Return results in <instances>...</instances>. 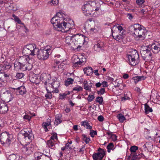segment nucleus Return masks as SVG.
I'll return each mask as SVG.
<instances>
[{"instance_id": "f257e3e1", "label": "nucleus", "mask_w": 160, "mask_h": 160, "mask_svg": "<svg viewBox=\"0 0 160 160\" xmlns=\"http://www.w3.org/2000/svg\"><path fill=\"white\" fill-rule=\"evenodd\" d=\"M128 31L129 32L133 35L136 40H144L147 37V35H149L150 32L145 33V28L138 23L131 25Z\"/></svg>"}, {"instance_id": "f03ea898", "label": "nucleus", "mask_w": 160, "mask_h": 160, "mask_svg": "<svg viewBox=\"0 0 160 160\" xmlns=\"http://www.w3.org/2000/svg\"><path fill=\"white\" fill-rule=\"evenodd\" d=\"M88 39L87 37L82 34H75L72 36V42L71 43L72 47L73 49L78 50L81 47L80 44H83Z\"/></svg>"}, {"instance_id": "7ed1b4c3", "label": "nucleus", "mask_w": 160, "mask_h": 160, "mask_svg": "<svg viewBox=\"0 0 160 160\" xmlns=\"http://www.w3.org/2000/svg\"><path fill=\"white\" fill-rule=\"evenodd\" d=\"M72 23L71 24L70 22L66 23L64 21L62 23H60L59 24L55 23L54 28L55 29L58 31H60L62 32H67L72 27V26L74 25L73 21H72Z\"/></svg>"}, {"instance_id": "20e7f679", "label": "nucleus", "mask_w": 160, "mask_h": 160, "mask_svg": "<svg viewBox=\"0 0 160 160\" xmlns=\"http://www.w3.org/2000/svg\"><path fill=\"white\" fill-rule=\"evenodd\" d=\"M37 48L35 44H28L23 47L22 53L25 55L27 54L30 55H35L36 52L35 50Z\"/></svg>"}, {"instance_id": "39448f33", "label": "nucleus", "mask_w": 160, "mask_h": 160, "mask_svg": "<svg viewBox=\"0 0 160 160\" xmlns=\"http://www.w3.org/2000/svg\"><path fill=\"white\" fill-rule=\"evenodd\" d=\"M140 52L143 60H148L151 58L152 54L150 48L144 46L141 48Z\"/></svg>"}, {"instance_id": "423d86ee", "label": "nucleus", "mask_w": 160, "mask_h": 160, "mask_svg": "<svg viewBox=\"0 0 160 160\" xmlns=\"http://www.w3.org/2000/svg\"><path fill=\"white\" fill-rule=\"evenodd\" d=\"M36 55L37 56L38 58L40 60H44L47 59L49 56L48 51L49 49H40L38 48L36 50Z\"/></svg>"}, {"instance_id": "0eeeda50", "label": "nucleus", "mask_w": 160, "mask_h": 160, "mask_svg": "<svg viewBox=\"0 0 160 160\" xmlns=\"http://www.w3.org/2000/svg\"><path fill=\"white\" fill-rule=\"evenodd\" d=\"M12 135L9 134L7 132H2L0 136V142L2 144H7L9 145L11 142L10 136Z\"/></svg>"}, {"instance_id": "6e6552de", "label": "nucleus", "mask_w": 160, "mask_h": 160, "mask_svg": "<svg viewBox=\"0 0 160 160\" xmlns=\"http://www.w3.org/2000/svg\"><path fill=\"white\" fill-rule=\"evenodd\" d=\"M62 12H58L56 15L52 18L51 20V22L53 24V27L55 25V23L59 24L60 23H62L64 21V18L63 17Z\"/></svg>"}, {"instance_id": "1a4fd4ad", "label": "nucleus", "mask_w": 160, "mask_h": 160, "mask_svg": "<svg viewBox=\"0 0 160 160\" xmlns=\"http://www.w3.org/2000/svg\"><path fill=\"white\" fill-rule=\"evenodd\" d=\"M32 132L31 130H30V131H28V132L27 131L22 130L21 131L19 134L20 135L21 134L23 136V138L26 142L30 143L34 138Z\"/></svg>"}, {"instance_id": "9d476101", "label": "nucleus", "mask_w": 160, "mask_h": 160, "mask_svg": "<svg viewBox=\"0 0 160 160\" xmlns=\"http://www.w3.org/2000/svg\"><path fill=\"white\" fill-rule=\"evenodd\" d=\"M91 2H89L85 4L82 7V10L83 11L85 15L87 16H89L91 15L93 9L90 4Z\"/></svg>"}, {"instance_id": "9b49d317", "label": "nucleus", "mask_w": 160, "mask_h": 160, "mask_svg": "<svg viewBox=\"0 0 160 160\" xmlns=\"http://www.w3.org/2000/svg\"><path fill=\"white\" fill-rule=\"evenodd\" d=\"M98 152L94 153L92 158L94 160H102L105 155V151L103 149L99 148L98 150Z\"/></svg>"}, {"instance_id": "f8f14e48", "label": "nucleus", "mask_w": 160, "mask_h": 160, "mask_svg": "<svg viewBox=\"0 0 160 160\" xmlns=\"http://www.w3.org/2000/svg\"><path fill=\"white\" fill-rule=\"evenodd\" d=\"M37 153L35 154V158H37V160H51L50 156L45 154Z\"/></svg>"}, {"instance_id": "ddd939ff", "label": "nucleus", "mask_w": 160, "mask_h": 160, "mask_svg": "<svg viewBox=\"0 0 160 160\" xmlns=\"http://www.w3.org/2000/svg\"><path fill=\"white\" fill-rule=\"evenodd\" d=\"M151 50L154 53H158L160 51V44L158 42H156L151 46Z\"/></svg>"}, {"instance_id": "4468645a", "label": "nucleus", "mask_w": 160, "mask_h": 160, "mask_svg": "<svg viewBox=\"0 0 160 160\" xmlns=\"http://www.w3.org/2000/svg\"><path fill=\"white\" fill-rule=\"evenodd\" d=\"M20 61L21 62V67L20 70L24 71L27 70L26 65V57L23 56L20 57Z\"/></svg>"}, {"instance_id": "2eb2a0df", "label": "nucleus", "mask_w": 160, "mask_h": 160, "mask_svg": "<svg viewBox=\"0 0 160 160\" xmlns=\"http://www.w3.org/2000/svg\"><path fill=\"white\" fill-rule=\"evenodd\" d=\"M11 94L8 91H6L5 92H3L1 94V97L5 101L8 100L11 96Z\"/></svg>"}, {"instance_id": "dca6fc26", "label": "nucleus", "mask_w": 160, "mask_h": 160, "mask_svg": "<svg viewBox=\"0 0 160 160\" xmlns=\"http://www.w3.org/2000/svg\"><path fill=\"white\" fill-rule=\"evenodd\" d=\"M29 79L30 81L33 83L37 84L40 81L39 78H38L36 75L29 76Z\"/></svg>"}, {"instance_id": "f3484780", "label": "nucleus", "mask_w": 160, "mask_h": 160, "mask_svg": "<svg viewBox=\"0 0 160 160\" xmlns=\"http://www.w3.org/2000/svg\"><path fill=\"white\" fill-rule=\"evenodd\" d=\"M83 71L87 76H90L93 73V70L92 68L90 67H87L83 69Z\"/></svg>"}, {"instance_id": "a211bd4d", "label": "nucleus", "mask_w": 160, "mask_h": 160, "mask_svg": "<svg viewBox=\"0 0 160 160\" xmlns=\"http://www.w3.org/2000/svg\"><path fill=\"white\" fill-rule=\"evenodd\" d=\"M33 148L30 145H26L22 148V150L27 154L30 153L32 152Z\"/></svg>"}, {"instance_id": "6ab92c4d", "label": "nucleus", "mask_w": 160, "mask_h": 160, "mask_svg": "<svg viewBox=\"0 0 160 160\" xmlns=\"http://www.w3.org/2000/svg\"><path fill=\"white\" fill-rule=\"evenodd\" d=\"M13 89L15 90H17V92H18L21 95H23L26 92V90L24 87L21 86L17 88H13Z\"/></svg>"}, {"instance_id": "aec40b11", "label": "nucleus", "mask_w": 160, "mask_h": 160, "mask_svg": "<svg viewBox=\"0 0 160 160\" xmlns=\"http://www.w3.org/2000/svg\"><path fill=\"white\" fill-rule=\"evenodd\" d=\"M55 144L56 143L54 140H49L47 141V145L48 147L54 149L55 148Z\"/></svg>"}, {"instance_id": "412c9836", "label": "nucleus", "mask_w": 160, "mask_h": 160, "mask_svg": "<svg viewBox=\"0 0 160 160\" xmlns=\"http://www.w3.org/2000/svg\"><path fill=\"white\" fill-rule=\"evenodd\" d=\"M9 160H21L20 157L18 154H12L8 157Z\"/></svg>"}, {"instance_id": "4be33fe9", "label": "nucleus", "mask_w": 160, "mask_h": 160, "mask_svg": "<svg viewBox=\"0 0 160 160\" xmlns=\"http://www.w3.org/2000/svg\"><path fill=\"white\" fill-rule=\"evenodd\" d=\"M50 121V119H48L47 121L48 122H44L42 123V127L44 129L45 131L46 132H47L48 131L47 127L50 126H51V125Z\"/></svg>"}, {"instance_id": "5701e85b", "label": "nucleus", "mask_w": 160, "mask_h": 160, "mask_svg": "<svg viewBox=\"0 0 160 160\" xmlns=\"http://www.w3.org/2000/svg\"><path fill=\"white\" fill-rule=\"evenodd\" d=\"M8 110V107L7 105L2 104L0 107V113H5Z\"/></svg>"}, {"instance_id": "b1692460", "label": "nucleus", "mask_w": 160, "mask_h": 160, "mask_svg": "<svg viewBox=\"0 0 160 160\" xmlns=\"http://www.w3.org/2000/svg\"><path fill=\"white\" fill-rule=\"evenodd\" d=\"M128 56H131V58H132L134 59L137 60L139 58V56L136 50H135L134 52H132L131 53L128 55Z\"/></svg>"}, {"instance_id": "393cba45", "label": "nucleus", "mask_w": 160, "mask_h": 160, "mask_svg": "<svg viewBox=\"0 0 160 160\" xmlns=\"http://www.w3.org/2000/svg\"><path fill=\"white\" fill-rule=\"evenodd\" d=\"M26 65H27L26 67L27 70H30L32 68V62H31L29 58H26Z\"/></svg>"}, {"instance_id": "a878e982", "label": "nucleus", "mask_w": 160, "mask_h": 160, "mask_svg": "<svg viewBox=\"0 0 160 160\" xmlns=\"http://www.w3.org/2000/svg\"><path fill=\"white\" fill-rule=\"evenodd\" d=\"M128 59L129 62V64L132 66H135L137 64V62H136V60L131 58V56L128 55Z\"/></svg>"}, {"instance_id": "bb28decb", "label": "nucleus", "mask_w": 160, "mask_h": 160, "mask_svg": "<svg viewBox=\"0 0 160 160\" xmlns=\"http://www.w3.org/2000/svg\"><path fill=\"white\" fill-rule=\"evenodd\" d=\"M146 77L143 76H137L133 78L135 83H137L138 81L140 80H142L145 79Z\"/></svg>"}, {"instance_id": "cd10ccee", "label": "nucleus", "mask_w": 160, "mask_h": 160, "mask_svg": "<svg viewBox=\"0 0 160 160\" xmlns=\"http://www.w3.org/2000/svg\"><path fill=\"white\" fill-rule=\"evenodd\" d=\"M21 65V62L15 61L14 64L15 70L16 71H18L20 70Z\"/></svg>"}, {"instance_id": "c85d7f7f", "label": "nucleus", "mask_w": 160, "mask_h": 160, "mask_svg": "<svg viewBox=\"0 0 160 160\" xmlns=\"http://www.w3.org/2000/svg\"><path fill=\"white\" fill-rule=\"evenodd\" d=\"M81 125L82 126L86 127L87 129H88L91 130L92 128V127L89 124L87 121H84L81 122Z\"/></svg>"}, {"instance_id": "c756f323", "label": "nucleus", "mask_w": 160, "mask_h": 160, "mask_svg": "<svg viewBox=\"0 0 160 160\" xmlns=\"http://www.w3.org/2000/svg\"><path fill=\"white\" fill-rule=\"evenodd\" d=\"M16 24L12 25L10 26H8L7 31L8 32H14L16 30Z\"/></svg>"}, {"instance_id": "7c9ffc66", "label": "nucleus", "mask_w": 160, "mask_h": 160, "mask_svg": "<svg viewBox=\"0 0 160 160\" xmlns=\"http://www.w3.org/2000/svg\"><path fill=\"white\" fill-rule=\"evenodd\" d=\"M11 67V66L9 64H0V68H2L1 69L2 70H6L9 69Z\"/></svg>"}, {"instance_id": "2f4dec72", "label": "nucleus", "mask_w": 160, "mask_h": 160, "mask_svg": "<svg viewBox=\"0 0 160 160\" xmlns=\"http://www.w3.org/2000/svg\"><path fill=\"white\" fill-rule=\"evenodd\" d=\"M144 105L145 112L146 114L148 113L149 112H152V109L150 108L147 103L145 104Z\"/></svg>"}, {"instance_id": "473e14b6", "label": "nucleus", "mask_w": 160, "mask_h": 160, "mask_svg": "<svg viewBox=\"0 0 160 160\" xmlns=\"http://www.w3.org/2000/svg\"><path fill=\"white\" fill-rule=\"evenodd\" d=\"M73 81V79L68 78L67 80L65 81V85L66 86H68L69 85L72 84Z\"/></svg>"}, {"instance_id": "72a5a7b5", "label": "nucleus", "mask_w": 160, "mask_h": 160, "mask_svg": "<svg viewBox=\"0 0 160 160\" xmlns=\"http://www.w3.org/2000/svg\"><path fill=\"white\" fill-rule=\"evenodd\" d=\"M82 139L83 141H84L86 144H87L90 141V139L89 138H88L86 137V135L84 134L82 135Z\"/></svg>"}, {"instance_id": "f704fd0d", "label": "nucleus", "mask_w": 160, "mask_h": 160, "mask_svg": "<svg viewBox=\"0 0 160 160\" xmlns=\"http://www.w3.org/2000/svg\"><path fill=\"white\" fill-rule=\"evenodd\" d=\"M114 145L113 143L111 142L109 143L107 146V148L108 149V152H111V150L113 149Z\"/></svg>"}, {"instance_id": "c9c22d12", "label": "nucleus", "mask_w": 160, "mask_h": 160, "mask_svg": "<svg viewBox=\"0 0 160 160\" xmlns=\"http://www.w3.org/2000/svg\"><path fill=\"white\" fill-rule=\"evenodd\" d=\"M117 117L119 119V120L121 122H123L124 120L126 119L125 117L122 115L121 113L119 114L118 116Z\"/></svg>"}, {"instance_id": "e433bc0d", "label": "nucleus", "mask_w": 160, "mask_h": 160, "mask_svg": "<svg viewBox=\"0 0 160 160\" xmlns=\"http://www.w3.org/2000/svg\"><path fill=\"white\" fill-rule=\"evenodd\" d=\"M76 61L75 60L73 62L74 66L76 67L78 65H81L82 63V62L80 61V59L78 58H77Z\"/></svg>"}, {"instance_id": "4c0bfd02", "label": "nucleus", "mask_w": 160, "mask_h": 160, "mask_svg": "<svg viewBox=\"0 0 160 160\" xmlns=\"http://www.w3.org/2000/svg\"><path fill=\"white\" fill-rule=\"evenodd\" d=\"M65 42L66 43H70V41H72V37L70 36H67L65 38Z\"/></svg>"}, {"instance_id": "58836bf2", "label": "nucleus", "mask_w": 160, "mask_h": 160, "mask_svg": "<svg viewBox=\"0 0 160 160\" xmlns=\"http://www.w3.org/2000/svg\"><path fill=\"white\" fill-rule=\"evenodd\" d=\"M12 17L13 18H14V19L15 21L16 22H17V23L18 24H22V25L24 24V23H22L21 22V20L19 19V18L17 17V16H16L15 15L13 14L12 15Z\"/></svg>"}, {"instance_id": "ea45409f", "label": "nucleus", "mask_w": 160, "mask_h": 160, "mask_svg": "<svg viewBox=\"0 0 160 160\" xmlns=\"http://www.w3.org/2000/svg\"><path fill=\"white\" fill-rule=\"evenodd\" d=\"M96 101L97 102H98L99 103V104H102L103 101V99L102 97H97L96 98Z\"/></svg>"}, {"instance_id": "a19ab883", "label": "nucleus", "mask_w": 160, "mask_h": 160, "mask_svg": "<svg viewBox=\"0 0 160 160\" xmlns=\"http://www.w3.org/2000/svg\"><path fill=\"white\" fill-rule=\"evenodd\" d=\"M147 146L148 148H149L150 149L153 148L152 143L150 142H146V144L143 145V146Z\"/></svg>"}, {"instance_id": "79ce46f5", "label": "nucleus", "mask_w": 160, "mask_h": 160, "mask_svg": "<svg viewBox=\"0 0 160 160\" xmlns=\"http://www.w3.org/2000/svg\"><path fill=\"white\" fill-rule=\"evenodd\" d=\"M138 147L135 146H133L131 147L130 148V151L132 153V152L135 153L136 152V150H138Z\"/></svg>"}, {"instance_id": "37998d69", "label": "nucleus", "mask_w": 160, "mask_h": 160, "mask_svg": "<svg viewBox=\"0 0 160 160\" xmlns=\"http://www.w3.org/2000/svg\"><path fill=\"white\" fill-rule=\"evenodd\" d=\"M87 84V81L84 80L83 82V84H84V89H85V90H89V91H91V90H90V89H89V88L88 86V85L86 86V85Z\"/></svg>"}, {"instance_id": "c03bdc74", "label": "nucleus", "mask_w": 160, "mask_h": 160, "mask_svg": "<svg viewBox=\"0 0 160 160\" xmlns=\"http://www.w3.org/2000/svg\"><path fill=\"white\" fill-rule=\"evenodd\" d=\"M24 76L23 73H18L16 75V77L17 78H22Z\"/></svg>"}, {"instance_id": "a18cd8bd", "label": "nucleus", "mask_w": 160, "mask_h": 160, "mask_svg": "<svg viewBox=\"0 0 160 160\" xmlns=\"http://www.w3.org/2000/svg\"><path fill=\"white\" fill-rule=\"evenodd\" d=\"M98 94H103L105 92V89L104 88H101L99 91L97 92Z\"/></svg>"}, {"instance_id": "49530a36", "label": "nucleus", "mask_w": 160, "mask_h": 160, "mask_svg": "<svg viewBox=\"0 0 160 160\" xmlns=\"http://www.w3.org/2000/svg\"><path fill=\"white\" fill-rule=\"evenodd\" d=\"M121 34L118 35V36H116V38H114V39H116L117 41H119L120 39H122V38L123 36Z\"/></svg>"}, {"instance_id": "de8ad7c7", "label": "nucleus", "mask_w": 160, "mask_h": 160, "mask_svg": "<svg viewBox=\"0 0 160 160\" xmlns=\"http://www.w3.org/2000/svg\"><path fill=\"white\" fill-rule=\"evenodd\" d=\"M95 97L93 95H89L88 98L87 100L88 102H91L94 98Z\"/></svg>"}, {"instance_id": "09e8293b", "label": "nucleus", "mask_w": 160, "mask_h": 160, "mask_svg": "<svg viewBox=\"0 0 160 160\" xmlns=\"http://www.w3.org/2000/svg\"><path fill=\"white\" fill-rule=\"evenodd\" d=\"M61 122H62V120H61L60 118L59 117H58V118H56L54 123L57 125L58 124L60 123Z\"/></svg>"}, {"instance_id": "8fccbe9b", "label": "nucleus", "mask_w": 160, "mask_h": 160, "mask_svg": "<svg viewBox=\"0 0 160 160\" xmlns=\"http://www.w3.org/2000/svg\"><path fill=\"white\" fill-rule=\"evenodd\" d=\"M64 62L65 61H63L62 63H61L60 65H58V69H59L60 68L64 69V68L63 66L65 64V63H64Z\"/></svg>"}, {"instance_id": "3c124183", "label": "nucleus", "mask_w": 160, "mask_h": 160, "mask_svg": "<svg viewBox=\"0 0 160 160\" xmlns=\"http://www.w3.org/2000/svg\"><path fill=\"white\" fill-rule=\"evenodd\" d=\"M45 97L47 98L51 99L52 98L51 92H48V93L45 94Z\"/></svg>"}, {"instance_id": "603ef678", "label": "nucleus", "mask_w": 160, "mask_h": 160, "mask_svg": "<svg viewBox=\"0 0 160 160\" xmlns=\"http://www.w3.org/2000/svg\"><path fill=\"white\" fill-rule=\"evenodd\" d=\"M83 88L81 86H79L78 87H75L73 88V91H77L78 92H79L80 91L82 90Z\"/></svg>"}, {"instance_id": "864d4df0", "label": "nucleus", "mask_w": 160, "mask_h": 160, "mask_svg": "<svg viewBox=\"0 0 160 160\" xmlns=\"http://www.w3.org/2000/svg\"><path fill=\"white\" fill-rule=\"evenodd\" d=\"M90 135L91 137H93L94 136V135H97V132L96 131L92 130L90 132Z\"/></svg>"}, {"instance_id": "5fc2aeb1", "label": "nucleus", "mask_w": 160, "mask_h": 160, "mask_svg": "<svg viewBox=\"0 0 160 160\" xmlns=\"http://www.w3.org/2000/svg\"><path fill=\"white\" fill-rule=\"evenodd\" d=\"M144 0H136V2L138 4H142L145 2Z\"/></svg>"}, {"instance_id": "6e6d98bb", "label": "nucleus", "mask_w": 160, "mask_h": 160, "mask_svg": "<svg viewBox=\"0 0 160 160\" xmlns=\"http://www.w3.org/2000/svg\"><path fill=\"white\" fill-rule=\"evenodd\" d=\"M67 94L66 93H64L62 94H60V99H64L65 97L66 96Z\"/></svg>"}, {"instance_id": "4d7b16f0", "label": "nucleus", "mask_w": 160, "mask_h": 160, "mask_svg": "<svg viewBox=\"0 0 160 160\" xmlns=\"http://www.w3.org/2000/svg\"><path fill=\"white\" fill-rule=\"evenodd\" d=\"M110 138H112L113 141H115L117 140V136L116 135L113 134H112L111 136H110Z\"/></svg>"}, {"instance_id": "13d9d810", "label": "nucleus", "mask_w": 160, "mask_h": 160, "mask_svg": "<svg viewBox=\"0 0 160 160\" xmlns=\"http://www.w3.org/2000/svg\"><path fill=\"white\" fill-rule=\"evenodd\" d=\"M31 117L28 116V115H25L23 117V119L24 120H28L29 121H30L31 119Z\"/></svg>"}, {"instance_id": "bf43d9fd", "label": "nucleus", "mask_w": 160, "mask_h": 160, "mask_svg": "<svg viewBox=\"0 0 160 160\" xmlns=\"http://www.w3.org/2000/svg\"><path fill=\"white\" fill-rule=\"evenodd\" d=\"M57 139L58 138L57 136V135L56 133H55V134L53 135L52 136H51L50 140H54V139Z\"/></svg>"}, {"instance_id": "052dcab7", "label": "nucleus", "mask_w": 160, "mask_h": 160, "mask_svg": "<svg viewBox=\"0 0 160 160\" xmlns=\"http://www.w3.org/2000/svg\"><path fill=\"white\" fill-rule=\"evenodd\" d=\"M111 32H112V36L113 37L114 39V38H116V36H118V35H117L116 32H115V31H113L112 29H111Z\"/></svg>"}, {"instance_id": "680f3d73", "label": "nucleus", "mask_w": 160, "mask_h": 160, "mask_svg": "<svg viewBox=\"0 0 160 160\" xmlns=\"http://www.w3.org/2000/svg\"><path fill=\"white\" fill-rule=\"evenodd\" d=\"M98 120L100 122H102L104 120L103 117L102 115L98 116Z\"/></svg>"}, {"instance_id": "e2e57ef3", "label": "nucleus", "mask_w": 160, "mask_h": 160, "mask_svg": "<svg viewBox=\"0 0 160 160\" xmlns=\"http://www.w3.org/2000/svg\"><path fill=\"white\" fill-rule=\"evenodd\" d=\"M58 2V0H52L50 2V3H52L53 5L57 4Z\"/></svg>"}, {"instance_id": "0e129e2a", "label": "nucleus", "mask_w": 160, "mask_h": 160, "mask_svg": "<svg viewBox=\"0 0 160 160\" xmlns=\"http://www.w3.org/2000/svg\"><path fill=\"white\" fill-rule=\"evenodd\" d=\"M131 155L132 157L133 160H134L137 158L138 157L136 153H134L133 154H132V153Z\"/></svg>"}, {"instance_id": "69168bd1", "label": "nucleus", "mask_w": 160, "mask_h": 160, "mask_svg": "<svg viewBox=\"0 0 160 160\" xmlns=\"http://www.w3.org/2000/svg\"><path fill=\"white\" fill-rule=\"evenodd\" d=\"M102 85H103V87H108V83L106 81H103L101 83Z\"/></svg>"}, {"instance_id": "338daca9", "label": "nucleus", "mask_w": 160, "mask_h": 160, "mask_svg": "<svg viewBox=\"0 0 160 160\" xmlns=\"http://www.w3.org/2000/svg\"><path fill=\"white\" fill-rule=\"evenodd\" d=\"M113 80H114V79L113 78H112L111 77H110L109 76L107 77V80L108 81L111 82V83L113 81Z\"/></svg>"}, {"instance_id": "774afa93", "label": "nucleus", "mask_w": 160, "mask_h": 160, "mask_svg": "<svg viewBox=\"0 0 160 160\" xmlns=\"http://www.w3.org/2000/svg\"><path fill=\"white\" fill-rule=\"evenodd\" d=\"M1 82H0V87H2L6 85L5 82L3 81H1Z\"/></svg>"}]
</instances>
